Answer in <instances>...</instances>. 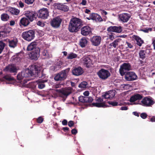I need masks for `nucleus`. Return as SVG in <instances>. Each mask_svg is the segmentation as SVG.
Listing matches in <instances>:
<instances>
[{"mask_svg": "<svg viewBox=\"0 0 155 155\" xmlns=\"http://www.w3.org/2000/svg\"><path fill=\"white\" fill-rule=\"evenodd\" d=\"M82 25L83 23L80 19L74 17L70 20L68 29L71 32H76L81 28Z\"/></svg>", "mask_w": 155, "mask_h": 155, "instance_id": "obj_1", "label": "nucleus"}, {"mask_svg": "<svg viewBox=\"0 0 155 155\" xmlns=\"http://www.w3.org/2000/svg\"><path fill=\"white\" fill-rule=\"evenodd\" d=\"M31 69L32 71V76L39 77V78H44L45 75L42 72L40 71V68L36 65H32L31 66Z\"/></svg>", "mask_w": 155, "mask_h": 155, "instance_id": "obj_2", "label": "nucleus"}, {"mask_svg": "<svg viewBox=\"0 0 155 155\" xmlns=\"http://www.w3.org/2000/svg\"><path fill=\"white\" fill-rule=\"evenodd\" d=\"M35 31L34 30H30L23 32L22 34V38L25 40L30 41L35 37Z\"/></svg>", "mask_w": 155, "mask_h": 155, "instance_id": "obj_3", "label": "nucleus"}, {"mask_svg": "<svg viewBox=\"0 0 155 155\" xmlns=\"http://www.w3.org/2000/svg\"><path fill=\"white\" fill-rule=\"evenodd\" d=\"M69 69L67 68L61 71L55 75L54 79L55 81H62L66 79L67 76V74L69 72Z\"/></svg>", "mask_w": 155, "mask_h": 155, "instance_id": "obj_4", "label": "nucleus"}, {"mask_svg": "<svg viewBox=\"0 0 155 155\" xmlns=\"http://www.w3.org/2000/svg\"><path fill=\"white\" fill-rule=\"evenodd\" d=\"M97 74L99 77L103 80L107 79L110 75V73L108 70L103 68H101Z\"/></svg>", "mask_w": 155, "mask_h": 155, "instance_id": "obj_5", "label": "nucleus"}, {"mask_svg": "<svg viewBox=\"0 0 155 155\" xmlns=\"http://www.w3.org/2000/svg\"><path fill=\"white\" fill-rule=\"evenodd\" d=\"M55 91L59 94L61 97H66L72 93V88L70 87H68L61 89H56Z\"/></svg>", "mask_w": 155, "mask_h": 155, "instance_id": "obj_6", "label": "nucleus"}, {"mask_svg": "<svg viewBox=\"0 0 155 155\" xmlns=\"http://www.w3.org/2000/svg\"><path fill=\"white\" fill-rule=\"evenodd\" d=\"M30 76H32L31 67L30 69H28L25 71H22L19 73L17 76V78L18 80H21L24 78H28Z\"/></svg>", "mask_w": 155, "mask_h": 155, "instance_id": "obj_7", "label": "nucleus"}, {"mask_svg": "<svg viewBox=\"0 0 155 155\" xmlns=\"http://www.w3.org/2000/svg\"><path fill=\"white\" fill-rule=\"evenodd\" d=\"M49 12L48 9L43 8L38 12V17L42 19H47L49 16Z\"/></svg>", "mask_w": 155, "mask_h": 155, "instance_id": "obj_8", "label": "nucleus"}, {"mask_svg": "<svg viewBox=\"0 0 155 155\" xmlns=\"http://www.w3.org/2000/svg\"><path fill=\"white\" fill-rule=\"evenodd\" d=\"M131 67L129 63H124L120 66L119 69L120 73L122 76H124L127 73V71H129L131 69Z\"/></svg>", "mask_w": 155, "mask_h": 155, "instance_id": "obj_9", "label": "nucleus"}, {"mask_svg": "<svg viewBox=\"0 0 155 155\" xmlns=\"http://www.w3.org/2000/svg\"><path fill=\"white\" fill-rule=\"evenodd\" d=\"M25 15L30 21L32 22L38 17L37 12L32 11H27L25 12Z\"/></svg>", "mask_w": 155, "mask_h": 155, "instance_id": "obj_10", "label": "nucleus"}, {"mask_svg": "<svg viewBox=\"0 0 155 155\" xmlns=\"http://www.w3.org/2000/svg\"><path fill=\"white\" fill-rule=\"evenodd\" d=\"M40 49L39 48H35L29 54V56L30 59L36 61L40 57Z\"/></svg>", "mask_w": 155, "mask_h": 155, "instance_id": "obj_11", "label": "nucleus"}, {"mask_svg": "<svg viewBox=\"0 0 155 155\" xmlns=\"http://www.w3.org/2000/svg\"><path fill=\"white\" fill-rule=\"evenodd\" d=\"M79 102L78 104L80 106H82L85 103H90L93 101V98L91 97H84L81 96L78 97Z\"/></svg>", "mask_w": 155, "mask_h": 155, "instance_id": "obj_12", "label": "nucleus"}, {"mask_svg": "<svg viewBox=\"0 0 155 155\" xmlns=\"http://www.w3.org/2000/svg\"><path fill=\"white\" fill-rule=\"evenodd\" d=\"M141 102L143 105L146 107L151 106L155 103L152 98L150 96L145 97L142 99Z\"/></svg>", "mask_w": 155, "mask_h": 155, "instance_id": "obj_13", "label": "nucleus"}, {"mask_svg": "<svg viewBox=\"0 0 155 155\" xmlns=\"http://www.w3.org/2000/svg\"><path fill=\"white\" fill-rule=\"evenodd\" d=\"M62 19L59 16H57L52 19L51 21V26L55 28H58L62 22Z\"/></svg>", "mask_w": 155, "mask_h": 155, "instance_id": "obj_14", "label": "nucleus"}, {"mask_svg": "<svg viewBox=\"0 0 155 155\" xmlns=\"http://www.w3.org/2000/svg\"><path fill=\"white\" fill-rule=\"evenodd\" d=\"M101 40L102 38L100 36L95 35L90 39V41L92 45L95 46H97L100 44Z\"/></svg>", "mask_w": 155, "mask_h": 155, "instance_id": "obj_15", "label": "nucleus"}, {"mask_svg": "<svg viewBox=\"0 0 155 155\" xmlns=\"http://www.w3.org/2000/svg\"><path fill=\"white\" fill-rule=\"evenodd\" d=\"M54 7L55 9L64 12H67L69 9V7L67 5L62 3H55Z\"/></svg>", "mask_w": 155, "mask_h": 155, "instance_id": "obj_16", "label": "nucleus"}, {"mask_svg": "<svg viewBox=\"0 0 155 155\" xmlns=\"http://www.w3.org/2000/svg\"><path fill=\"white\" fill-rule=\"evenodd\" d=\"M124 78L127 81H131L137 79V76L134 72H127L125 74Z\"/></svg>", "mask_w": 155, "mask_h": 155, "instance_id": "obj_17", "label": "nucleus"}, {"mask_svg": "<svg viewBox=\"0 0 155 155\" xmlns=\"http://www.w3.org/2000/svg\"><path fill=\"white\" fill-rule=\"evenodd\" d=\"M149 49L146 48L144 50H140L139 52L140 58L142 60L144 59L150 53Z\"/></svg>", "mask_w": 155, "mask_h": 155, "instance_id": "obj_18", "label": "nucleus"}, {"mask_svg": "<svg viewBox=\"0 0 155 155\" xmlns=\"http://www.w3.org/2000/svg\"><path fill=\"white\" fill-rule=\"evenodd\" d=\"M83 73V69L80 67H74L72 69L73 74L76 76L80 75Z\"/></svg>", "mask_w": 155, "mask_h": 155, "instance_id": "obj_19", "label": "nucleus"}, {"mask_svg": "<svg viewBox=\"0 0 155 155\" xmlns=\"http://www.w3.org/2000/svg\"><path fill=\"white\" fill-rule=\"evenodd\" d=\"M122 30V28L120 26H110L107 29V31L108 32H113L118 33L121 32Z\"/></svg>", "mask_w": 155, "mask_h": 155, "instance_id": "obj_20", "label": "nucleus"}, {"mask_svg": "<svg viewBox=\"0 0 155 155\" xmlns=\"http://www.w3.org/2000/svg\"><path fill=\"white\" fill-rule=\"evenodd\" d=\"M17 69L15 66L13 64H9L3 69L5 72H8L11 73L17 72Z\"/></svg>", "mask_w": 155, "mask_h": 155, "instance_id": "obj_21", "label": "nucleus"}, {"mask_svg": "<svg viewBox=\"0 0 155 155\" xmlns=\"http://www.w3.org/2000/svg\"><path fill=\"white\" fill-rule=\"evenodd\" d=\"M90 18L88 19H91L95 20L97 22H100L103 21L101 17L98 14L95 13H92L90 15Z\"/></svg>", "mask_w": 155, "mask_h": 155, "instance_id": "obj_22", "label": "nucleus"}, {"mask_svg": "<svg viewBox=\"0 0 155 155\" xmlns=\"http://www.w3.org/2000/svg\"><path fill=\"white\" fill-rule=\"evenodd\" d=\"M119 17L122 22H126L129 20L130 15L128 13H124L120 15Z\"/></svg>", "mask_w": 155, "mask_h": 155, "instance_id": "obj_23", "label": "nucleus"}, {"mask_svg": "<svg viewBox=\"0 0 155 155\" xmlns=\"http://www.w3.org/2000/svg\"><path fill=\"white\" fill-rule=\"evenodd\" d=\"M115 95V91L110 90L106 92L104 94L102 95L105 99H111L113 98Z\"/></svg>", "mask_w": 155, "mask_h": 155, "instance_id": "obj_24", "label": "nucleus"}, {"mask_svg": "<svg viewBox=\"0 0 155 155\" xmlns=\"http://www.w3.org/2000/svg\"><path fill=\"white\" fill-rule=\"evenodd\" d=\"M81 32L82 35H87L91 32V28L88 26H84L81 28Z\"/></svg>", "mask_w": 155, "mask_h": 155, "instance_id": "obj_25", "label": "nucleus"}, {"mask_svg": "<svg viewBox=\"0 0 155 155\" xmlns=\"http://www.w3.org/2000/svg\"><path fill=\"white\" fill-rule=\"evenodd\" d=\"M83 61L84 65L87 68H89L93 64L92 60L88 57H84Z\"/></svg>", "mask_w": 155, "mask_h": 155, "instance_id": "obj_26", "label": "nucleus"}, {"mask_svg": "<svg viewBox=\"0 0 155 155\" xmlns=\"http://www.w3.org/2000/svg\"><path fill=\"white\" fill-rule=\"evenodd\" d=\"M8 45L10 48H14L17 45L18 40L16 38H14L11 40L8 39Z\"/></svg>", "mask_w": 155, "mask_h": 155, "instance_id": "obj_27", "label": "nucleus"}, {"mask_svg": "<svg viewBox=\"0 0 155 155\" xmlns=\"http://www.w3.org/2000/svg\"><path fill=\"white\" fill-rule=\"evenodd\" d=\"M29 21V20L27 17L23 18L20 20L19 23V25L21 26L26 27L30 24Z\"/></svg>", "mask_w": 155, "mask_h": 155, "instance_id": "obj_28", "label": "nucleus"}, {"mask_svg": "<svg viewBox=\"0 0 155 155\" xmlns=\"http://www.w3.org/2000/svg\"><path fill=\"white\" fill-rule=\"evenodd\" d=\"M10 31L8 28H5L0 31V39L7 37L9 34Z\"/></svg>", "mask_w": 155, "mask_h": 155, "instance_id": "obj_29", "label": "nucleus"}, {"mask_svg": "<svg viewBox=\"0 0 155 155\" xmlns=\"http://www.w3.org/2000/svg\"><path fill=\"white\" fill-rule=\"evenodd\" d=\"M143 98V96L138 94L132 96L130 99V102H133L137 100H140L141 99Z\"/></svg>", "mask_w": 155, "mask_h": 155, "instance_id": "obj_30", "label": "nucleus"}, {"mask_svg": "<svg viewBox=\"0 0 155 155\" xmlns=\"http://www.w3.org/2000/svg\"><path fill=\"white\" fill-rule=\"evenodd\" d=\"M122 41V40L120 38H118L115 40L113 42L110 43V46L111 48L114 47V48H116L117 46L118 45H120L121 42Z\"/></svg>", "mask_w": 155, "mask_h": 155, "instance_id": "obj_31", "label": "nucleus"}, {"mask_svg": "<svg viewBox=\"0 0 155 155\" xmlns=\"http://www.w3.org/2000/svg\"><path fill=\"white\" fill-rule=\"evenodd\" d=\"M47 80L41 79L38 80L37 82L38 88L40 89L43 88L45 86L44 83L47 82Z\"/></svg>", "mask_w": 155, "mask_h": 155, "instance_id": "obj_32", "label": "nucleus"}, {"mask_svg": "<svg viewBox=\"0 0 155 155\" xmlns=\"http://www.w3.org/2000/svg\"><path fill=\"white\" fill-rule=\"evenodd\" d=\"M8 11L12 15H18L19 14L20 10L15 8L10 7L9 8Z\"/></svg>", "mask_w": 155, "mask_h": 155, "instance_id": "obj_33", "label": "nucleus"}, {"mask_svg": "<svg viewBox=\"0 0 155 155\" xmlns=\"http://www.w3.org/2000/svg\"><path fill=\"white\" fill-rule=\"evenodd\" d=\"M37 45L36 43L35 42H32L30 43L27 46V51H31L34 50L35 48H36Z\"/></svg>", "mask_w": 155, "mask_h": 155, "instance_id": "obj_34", "label": "nucleus"}, {"mask_svg": "<svg viewBox=\"0 0 155 155\" xmlns=\"http://www.w3.org/2000/svg\"><path fill=\"white\" fill-rule=\"evenodd\" d=\"M133 38L136 41L137 44L139 46H141L143 43V41L139 36L136 35L133 36Z\"/></svg>", "mask_w": 155, "mask_h": 155, "instance_id": "obj_35", "label": "nucleus"}, {"mask_svg": "<svg viewBox=\"0 0 155 155\" xmlns=\"http://www.w3.org/2000/svg\"><path fill=\"white\" fill-rule=\"evenodd\" d=\"M87 41L86 38L84 37L82 38L79 41V45L82 48H84L87 45Z\"/></svg>", "mask_w": 155, "mask_h": 155, "instance_id": "obj_36", "label": "nucleus"}, {"mask_svg": "<svg viewBox=\"0 0 155 155\" xmlns=\"http://www.w3.org/2000/svg\"><path fill=\"white\" fill-rule=\"evenodd\" d=\"M92 104L93 106L98 107H103L106 106L105 102L102 103H92Z\"/></svg>", "mask_w": 155, "mask_h": 155, "instance_id": "obj_37", "label": "nucleus"}, {"mask_svg": "<svg viewBox=\"0 0 155 155\" xmlns=\"http://www.w3.org/2000/svg\"><path fill=\"white\" fill-rule=\"evenodd\" d=\"M9 18L8 15L6 13H3L1 15V18L3 21H7Z\"/></svg>", "mask_w": 155, "mask_h": 155, "instance_id": "obj_38", "label": "nucleus"}, {"mask_svg": "<svg viewBox=\"0 0 155 155\" xmlns=\"http://www.w3.org/2000/svg\"><path fill=\"white\" fill-rule=\"evenodd\" d=\"M43 55L46 58H50L52 57L51 54L47 50H44L42 52Z\"/></svg>", "mask_w": 155, "mask_h": 155, "instance_id": "obj_39", "label": "nucleus"}, {"mask_svg": "<svg viewBox=\"0 0 155 155\" xmlns=\"http://www.w3.org/2000/svg\"><path fill=\"white\" fill-rule=\"evenodd\" d=\"M2 79V80L4 81H11L14 80V78L9 75H6L3 77Z\"/></svg>", "mask_w": 155, "mask_h": 155, "instance_id": "obj_40", "label": "nucleus"}, {"mask_svg": "<svg viewBox=\"0 0 155 155\" xmlns=\"http://www.w3.org/2000/svg\"><path fill=\"white\" fill-rule=\"evenodd\" d=\"M77 55L75 53H71L69 54L67 57V59H72L73 58H76Z\"/></svg>", "mask_w": 155, "mask_h": 155, "instance_id": "obj_41", "label": "nucleus"}, {"mask_svg": "<svg viewBox=\"0 0 155 155\" xmlns=\"http://www.w3.org/2000/svg\"><path fill=\"white\" fill-rule=\"evenodd\" d=\"M87 85V83L86 81H83L81 82L79 85L78 87L81 88H84L86 87Z\"/></svg>", "mask_w": 155, "mask_h": 155, "instance_id": "obj_42", "label": "nucleus"}, {"mask_svg": "<svg viewBox=\"0 0 155 155\" xmlns=\"http://www.w3.org/2000/svg\"><path fill=\"white\" fill-rule=\"evenodd\" d=\"M141 30L145 33H147L152 31V28H145L141 29Z\"/></svg>", "mask_w": 155, "mask_h": 155, "instance_id": "obj_43", "label": "nucleus"}, {"mask_svg": "<svg viewBox=\"0 0 155 155\" xmlns=\"http://www.w3.org/2000/svg\"><path fill=\"white\" fill-rule=\"evenodd\" d=\"M5 46V43L2 41H0V54L2 52Z\"/></svg>", "mask_w": 155, "mask_h": 155, "instance_id": "obj_44", "label": "nucleus"}, {"mask_svg": "<svg viewBox=\"0 0 155 155\" xmlns=\"http://www.w3.org/2000/svg\"><path fill=\"white\" fill-rule=\"evenodd\" d=\"M63 64V63L60 61L58 62L55 65V67L56 68H61V66Z\"/></svg>", "mask_w": 155, "mask_h": 155, "instance_id": "obj_45", "label": "nucleus"}, {"mask_svg": "<svg viewBox=\"0 0 155 155\" xmlns=\"http://www.w3.org/2000/svg\"><path fill=\"white\" fill-rule=\"evenodd\" d=\"M109 104L112 105L113 106H115L118 105V103L116 101H108Z\"/></svg>", "mask_w": 155, "mask_h": 155, "instance_id": "obj_46", "label": "nucleus"}, {"mask_svg": "<svg viewBox=\"0 0 155 155\" xmlns=\"http://www.w3.org/2000/svg\"><path fill=\"white\" fill-rule=\"evenodd\" d=\"M44 120V118L41 117H39L37 119V122L38 123H41Z\"/></svg>", "mask_w": 155, "mask_h": 155, "instance_id": "obj_47", "label": "nucleus"}, {"mask_svg": "<svg viewBox=\"0 0 155 155\" xmlns=\"http://www.w3.org/2000/svg\"><path fill=\"white\" fill-rule=\"evenodd\" d=\"M35 0H25V3L28 5H30L33 3Z\"/></svg>", "mask_w": 155, "mask_h": 155, "instance_id": "obj_48", "label": "nucleus"}, {"mask_svg": "<svg viewBox=\"0 0 155 155\" xmlns=\"http://www.w3.org/2000/svg\"><path fill=\"white\" fill-rule=\"evenodd\" d=\"M147 115L146 113H143L140 114V117L143 119H145L147 117Z\"/></svg>", "mask_w": 155, "mask_h": 155, "instance_id": "obj_49", "label": "nucleus"}, {"mask_svg": "<svg viewBox=\"0 0 155 155\" xmlns=\"http://www.w3.org/2000/svg\"><path fill=\"white\" fill-rule=\"evenodd\" d=\"M125 45H127V46H126V48H131L133 47V45L131 43L128 42L127 41L126 42Z\"/></svg>", "mask_w": 155, "mask_h": 155, "instance_id": "obj_50", "label": "nucleus"}, {"mask_svg": "<svg viewBox=\"0 0 155 155\" xmlns=\"http://www.w3.org/2000/svg\"><path fill=\"white\" fill-rule=\"evenodd\" d=\"M95 101L98 102H100L102 103L103 102V100L102 98L101 97H97L95 99Z\"/></svg>", "mask_w": 155, "mask_h": 155, "instance_id": "obj_51", "label": "nucleus"}, {"mask_svg": "<svg viewBox=\"0 0 155 155\" xmlns=\"http://www.w3.org/2000/svg\"><path fill=\"white\" fill-rule=\"evenodd\" d=\"M71 132L72 134L76 135L78 133V131L76 129L74 128L72 130Z\"/></svg>", "mask_w": 155, "mask_h": 155, "instance_id": "obj_52", "label": "nucleus"}, {"mask_svg": "<svg viewBox=\"0 0 155 155\" xmlns=\"http://www.w3.org/2000/svg\"><path fill=\"white\" fill-rule=\"evenodd\" d=\"M37 25L40 26L41 27H43L44 26V24L41 21H38L37 23Z\"/></svg>", "mask_w": 155, "mask_h": 155, "instance_id": "obj_53", "label": "nucleus"}, {"mask_svg": "<svg viewBox=\"0 0 155 155\" xmlns=\"http://www.w3.org/2000/svg\"><path fill=\"white\" fill-rule=\"evenodd\" d=\"M13 59H14L15 61L17 60V62H19L21 61V58L17 56L15 57H14Z\"/></svg>", "mask_w": 155, "mask_h": 155, "instance_id": "obj_54", "label": "nucleus"}, {"mask_svg": "<svg viewBox=\"0 0 155 155\" xmlns=\"http://www.w3.org/2000/svg\"><path fill=\"white\" fill-rule=\"evenodd\" d=\"M74 123L73 121L70 120L68 122V125L69 127H72V126H73L74 125Z\"/></svg>", "mask_w": 155, "mask_h": 155, "instance_id": "obj_55", "label": "nucleus"}, {"mask_svg": "<svg viewBox=\"0 0 155 155\" xmlns=\"http://www.w3.org/2000/svg\"><path fill=\"white\" fill-rule=\"evenodd\" d=\"M152 44L153 47V49L155 50V37L152 39Z\"/></svg>", "mask_w": 155, "mask_h": 155, "instance_id": "obj_56", "label": "nucleus"}, {"mask_svg": "<svg viewBox=\"0 0 155 155\" xmlns=\"http://www.w3.org/2000/svg\"><path fill=\"white\" fill-rule=\"evenodd\" d=\"M62 123L63 125H66L68 124V121L67 120L64 119L62 121Z\"/></svg>", "mask_w": 155, "mask_h": 155, "instance_id": "obj_57", "label": "nucleus"}, {"mask_svg": "<svg viewBox=\"0 0 155 155\" xmlns=\"http://www.w3.org/2000/svg\"><path fill=\"white\" fill-rule=\"evenodd\" d=\"M19 6L21 8H23L24 7V3L21 2V1H20L19 2Z\"/></svg>", "mask_w": 155, "mask_h": 155, "instance_id": "obj_58", "label": "nucleus"}, {"mask_svg": "<svg viewBox=\"0 0 155 155\" xmlns=\"http://www.w3.org/2000/svg\"><path fill=\"white\" fill-rule=\"evenodd\" d=\"M101 13L103 15H106L107 14V12L104 10H101Z\"/></svg>", "mask_w": 155, "mask_h": 155, "instance_id": "obj_59", "label": "nucleus"}, {"mask_svg": "<svg viewBox=\"0 0 155 155\" xmlns=\"http://www.w3.org/2000/svg\"><path fill=\"white\" fill-rule=\"evenodd\" d=\"M120 110H127L128 109V107L127 106H124L121 107Z\"/></svg>", "mask_w": 155, "mask_h": 155, "instance_id": "obj_60", "label": "nucleus"}, {"mask_svg": "<svg viewBox=\"0 0 155 155\" xmlns=\"http://www.w3.org/2000/svg\"><path fill=\"white\" fill-rule=\"evenodd\" d=\"M87 3V1L86 0H82L81 4L83 5H85Z\"/></svg>", "mask_w": 155, "mask_h": 155, "instance_id": "obj_61", "label": "nucleus"}, {"mask_svg": "<svg viewBox=\"0 0 155 155\" xmlns=\"http://www.w3.org/2000/svg\"><path fill=\"white\" fill-rule=\"evenodd\" d=\"M133 114L136 116H137L138 117H139V113H138V112H136V111H135V112H133Z\"/></svg>", "mask_w": 155, "mask_h": 155, "instance_id": "obj_62", "label": "nucleus"}, {"mask_svg": "<svg viewBox=\"0 0 155 155\" xmlns=\"http://www.w3.org/2000/svg\"><path fill=\"white\" fill-rule=\"evenodd\" d=\"M29 81V79L28 78H26L25 79H24L23 80V84H25L28 81Z\"/></svg>", "mask_w": 155, "mask_h": 155, "instance_id": "obj_63", "label": "nucleus"}, {"mask_svg": "<svg viewBox=\"0 0 155 155\" xmlns=\"http://www.w3.org/2000/svg\"><path fill=\"white\" fill-rule=\"evenodd\" d=\"M150 121L152 122H155V116H153L150 118Z\"/></svg>", "mask_w": 155, "mask_h": 155, "instance_id": "obj_64", "label": "nucleus"}]
</instances>
